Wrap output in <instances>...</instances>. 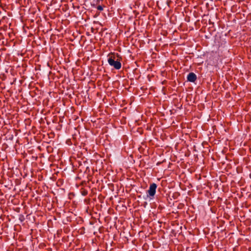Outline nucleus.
<instances>
[{"label":"nucleus","instance_id":"1","mask_svg":"<svg viewBox=\"0 0 251 251\" xmlns=\"http://www.w3.org/2000/svg\"><path fill=\"white\" fill-rule=\"evenodd\" d=\"M108 62L109 64L113 67L116 70H119L121 68V63L120 61L115 60V56L111 55L108 58Z\"/></svg>","mask_w":251,"mask_h":251},{"label":"nucleus","instance_id":"2","mask_svg":"<svg viewBox=\"0 0 251 251\" xmlns=\"http://www.w3.org/2000/svg\"><path fill=\"white\" fill-rule=\"evenodd\" d=\"M157 188V185L152 183L150 184L149 189L147 191V196L150 197L151 199H152L156 193V190Z\"/></svg>","mask_w":251,"mask_h":251},{"label":"nucleus","instance_id":"3","mask_svg":"<svg viewBox=\"0 0 251 251\" xmlns=\"http://www.w3.org/2000/svg\"><path fill=\"white\" fill-rule=\"evenodd\" d=\"M187 80L191 82H194L197 79V75L194 73H190L187 77Z\"/></svg>","mask_w":251,"mask_h":251},{"label":"nucleus","instance_id":"4","mask_svg":"<svg viewBox=\"0 0 251 251\" xmlns=\"http://www.w3.org/2000/svg\"><path fill=\"white\" fill-rule=\"evenodd\" d=\"M81 193L82 195L85 196L88 194V191L84 189H82V190L81 191Z\"/></svg>","mask_w":251,"mask_h":251},{"label":"nucleus","instance_id":"5","mask_svg":"<svg viewBox=\"0 0 251 251\" xmlns=\"http://www.w3.org/2000/svg\"><path fill=\"white\" fill-rule=\"evenodd\" d=\"M97 9L98 10H100V11H102L103 10V7L101 5H98L97 7Z\"/></svg>","mask_w":251,"mask_h":251},{"label":"nucleus","instance_id":"6","mask_svg":"<svg viewBox=\"0 0 251 251\" xmlns=\"http://www.w3.org/2000/svg\"><path fill=\"white\" fill-rule=\"evenodd\" d=\"M24 216L22 215L20 216V217L19 218V220L21 221V222H23L24 220Z\"/></svg>","mask_w":251,"mask_h":251},{"label":"nucleus","instance_id":"7","mask_svg":"<svg viewBox=\"0 0 251 251\" xmlns=\"http://www.w3.org/2000/svg\"><path fill=\"white\" fill-rule=\"evenodd\" d=\"M1 13V11H0V14Z\"/></svg>","mask_w":251,"mask_h":251}]
</instances>
